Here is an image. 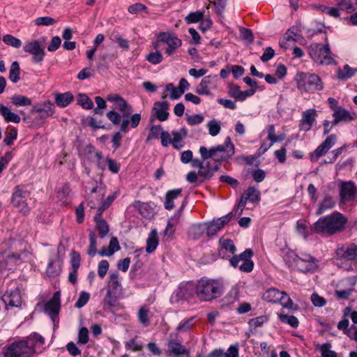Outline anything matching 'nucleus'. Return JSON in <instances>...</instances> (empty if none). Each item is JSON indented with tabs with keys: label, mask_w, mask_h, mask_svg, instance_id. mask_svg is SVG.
<instances>
[{
	"label": "nucleus",
	"mask_w": 357,
	"mask_h": 357,
	"mask_svg": "<svg viewBox=\"0 0 357 357\" xmlns=\"http://www.w3.org/2000/svg\"><path fill=\"white\" fill-rule=\"evenodd\" d=\"M45 344V339L37 333L26 339L10 344L4 352V357H30Z\"/></svg>",
	"instance_id": "obj_1"
},
{
	"label": "nucleus",
	"mask_w": 357,
	"mask_h": 357,
	"mask_svg": "<svg viewBox=\"0 0 357 357\" xmlns=\"http://www.w3.org/2000/svg\"><path fill=\"white\" fill-rule=\"evenodd\" d=\"M348 219L342 213L334 211L332 213L320 218L312 227V229L317 234L324 236H332L342 232L346 228Z\"/></svg>",
	"instance_id": "obj_2"
},
{
	"label": "nucleus",
	"mask_w": 357,
	"mask_h": 357,
	"mask_svg": "<svg viewBox=\"0 0 357 357\" xmlns=\"http://www.w3.org/2000/svg\"><path fill=\"white\" fill-rule=\"evenodd\" d=\"M224 290L223 283L218 280L201 278L196 286L197 297L204 301H210L220 297Z\"/></svg>",
	"instance_id": "obj_3"
},
{
	"label": "nucleus",
	"mask_w": 357,
	"mask_h": 357,
	"mask_svg": "<svg viewBox=\"0 0 357 357\" xmlns=\"http://www.w3.org/2000/svg\"><path fill=\"white\" fill-rule=\"evenodd\" d=\"M199 153L202 159L205 161L208 158H214L215 160L222 161L234 153V146L231 139L227 137L224 144L207 149L205 146L199 148Z\"/></svg>",
	"instance_id": "obj_4"
},
{
	"label": "nucleus",
	"mask_w": 357,
	"mask_h": 357,
	"mask_svg": "<svg viewBox=\"0 0 357 357\" xmlns=\"http://www.w3.org/2000/svg\"><path fill=\"white\" fill-rule=\"evenodd\" d=\"M297 88L308 93L321 91L324 88L321 78L316 74L299 73L296 76Z\"/></svg>",
	"instance_id": "obj_5"
},
{
	"label": "nucleus",
	"mask_w": 357,
	"mask_h": 357,
	"mask_svg": "<svg viewBox=\"0 0 357 357\" xmlns=\"http://www.w3.org/2000/svg\"><path fill=\"white\" fill-rule=\"evenodd\" d=\"M308 53L311 59L320 65H331L335 63L328 42L325 45L311 44L308 47Z\"/></svg>",
	"instance_id": "obj_6"
},
{
	"label": "nucleus",
	"mask_w": 357,
	"mask_h": 357,
	"mask_svg": "<svg viewBox=\"0 0 357 357\" xmlns=\"http://www.w3.org/2000/svg\"><path fill=\"white\" fill-rule=\"evenodd\" d=\"M262 299L272 303H279L283 308L294 309V303L291 298L284 291L276 288H270L262 296Z\"/></svg>",
	"instance_id": "obj_7"
},
{
	"label": "nucleus",
	"mask_w": 357,
	"mask_h": 357,
	"mask_svg": "<svg viewBox=\"0 0 357 357\" xmlns=\"http://www.w3.org/2000/svg\"><path fill=\"white\" fill-rule=\"evenodd\" d=\"M338 187L340 203L353 205L357 202V186L354 181H340Z\"/></svg>",
	"instance_id": "obj_8"
},
{
	"label": "nucleus",
	"mask_w": 357,
	"mask_h": 357,
	"mask_svg": "<svg viewBox=\"0 0 357 357\" xmlns=\"http://www.w3.org/2000/svg\"><path fill=\"white\" fill-rule=\"evenodd\" d=\"M107 119L114 125L121 124V131L127 132L129 130V125L132 128H135L138 126L141 121V115L139 114H135L131 116L129 120L127 118H123L121 122L122 116L115 111H109L107 113Z\"/></svg>",
	"instance_id": "obj_9"
},
{
	"label": "nucleus",
	"mask_w": 357,
	"mask_h": 357,
	"mask_svg": "<svg viewBox=\"0 0 357 357\" xmlns=\"http://www.w3.org/2000/svg\"><path fill=\"white\" fill-rule=\"evenodd\" d=\"M252 255V250L246 249L243 253L231 257L230 264L234 268H238L242 272L250 273L254 268V262L251 259Z\"/></svg>",
	"instance_id": "obj_10"
},
{
	"label": "nucleus",
	"mask_w": 357,
	"mask_h": 357,
	"mask_svg": "<svg viewBox=\"0 0 357 357\" xmlns=\"http://www.w3.org/2000/svg\"><path fill=\"white\" fill-rule=\"evenodd\" d=\"M162 43L167 46L165 48V54L167 56H171L181 46L182 41L173 35L162 33L159 36V40L152 43V47L153 48H160Z\"/></svg>",
	"instance_id": "obj_11"
},
{
	"label": "nucleus",
	"mask_w": 357,
	"mask_h": 357,
	"mask_svg": "<svg viewBox=\"0 0 357 357\" xmlns=\"http://www.w3.org/2000/svg\"><path fill=\"white\" fill-rule=\"evenodd\" d=\"M260 195V191L257 188L249 187L242 195L238 206L233 209L235 215L238 217L242 214L248 201L252 203L259 202Z\"/></svg>",
	"instance_id": "obj_12"
},
{
	"label": "nucleus",
	"mask_w": 357,
	"mask_h": 357,
	"mask_svg": "<svg viewBox=\"0 0 357 357\" xmlns=\"http://www.w3.org/2000/svg\"><path fill=\"white\" fill-rule=\"evenodd\" d=\"M29 195V192L22 186H17L12 195V204L24 214L29 211L26 202Z\"/></svg>",
	"instance_id": "obj_13"
},
{
	"label": "nucleus",
	"mask_w": 357,
	"mask_h": 357,
	"mask_svg": "<svg viewBox=\"0 0 357 357\" xmlns=\"http://www.w3.org/2000/svg\"><path fill=\"white\" fill-rule=\"evenodd\" d=\"M337 259L342 261H351L357 264V245L355 243L342 244L335 250Z\"/></svg>",
	"instance_id": "obj_14"
},
{
	"label": "nucleus",
	"mask_w": 357,
	"mask_h": 357,
	"mask_svg": "<svg viewBox=\"0 0 357 357\" xmlns=\"http://www.w3.org/2000/svg\"><path fill=\"white\" fill-rule=\"evenodd\" d=\"M294 261L298 269L305 273L315 272L319 268L318 261L305 253H301L300 256L296 257Z\"/></svg>",
	"instance_id": "obj_15"
},
{
	"label": "nucleus",
	"mask_w": 357,
	"mask_h": 357,
	"mask_svg": "<svg viewBox=\"0 0 357 357\" xmlns=\"http://www.w3.org/2000/svg\"><path fill=\"white\" fill-rule=\"evenodd\" d=\"M23 50L32 54V60L35 63L41 62L45 55L44 48L37 40L26 41L23 46Z\"/></svg>",
	"instance_id": "obj_16"
},
{
	"label": "nucleus",
	"mask_w": 357,
	"mask_h": 357,
	"mask_svg": "<svg viewBox=\"0 0 357 357\" xmlns=\"http://www.w3.org/2000/svg\"><path fill=\"white\" fill-rule=\"evenodd\" d=\"M235 215V213L232 211L226 215H224L216 220H213L208 223L206 227L207 236H211L215 235L220 231Z\"/></svg>",
	"instance_id": "obj_17"
},
{
	"label": "nucleus",
	"mask_w": 357,
	"mask_h": 357,
	"mask_svg": "<svg viewBox=\"0 0 357 357\" xmlns=\"http://www.w3.org/2000/svg\"><path fill=\"white\" fill-rule=\"evenodd\" d=\"M166 354L171 357H190V352L181 342L170 338L167 344Z\"/></svg>",
	"instance_id": "obj_18"
},
{
	"label": "nucleus",
	"mask_w": 357,
	"mask_h": 357,
	"mask_svg": "<svg viewBox=\"0 0 357 357\" xmlns=\"http://www.w3.org/2000/svg\"><path fill=\"white\" fill-rule=\"evenodd\" d=\"M317 116V112L315 109H309L303 112L299 122L300 130L307 132L311 130L316 122Z\"/></svg>",
	"instance_id": "obj_19"
},
{
	"label": "nucleus",
	"mask_w": 357,
	"mask_h": 357,
	"mask_svg": "<svg viewBox=\"0 0 357 357\" xmlns=\"http://www.w3.org/2000/svg\"><path fill=\"white\" fill-rule=\"evenodd\" d=\"M107 100L113 102L115 109L122 112L123 118L128 117L132 112V107L127 104L126 101L117 94H111L107 96Z\"/></svg>",
	"instance_id": "obj_20"
},
{
	"label": "nucleus",
	"mask_w": 357,
	"mask_h": 357,
	"mask_svg": "<svg viewBox=\"0 0 357 357\" xmlns=\"http://www.w3.org/2000/svg\"><path fill=\"white\" fill-rule=\"evenodd\" d=\"M13 289L7 290L2 296V301L6 305L20 307L22 304V297L19 289L15 286Z\"/></svg>",
	"instance_id": "obj_21"
},
{
	"label": "nucleus",
	"mask_w": 357,
	"mask_h": 357,
	"mask_svg": "<svg viewBox=\"0 0 357 357\" xmlns=\"http://www.w3.org/2000/svg\"><path fill=\"white\" fill-rule=\"evenodd\" d=\"M60 292L56 291L52 298L45 304V312L54 320L60 310Z\"/></svg>",
	"instance_id": "obj_22"
},
{
	"label": "nucleus",
	"mask_w": 357,
	"mask_h": 357,
	"mask_svg": "<svg viewBox=\"0 0 357 357\" xmlns=\"http://www.w3.org/2000/svg\"><path fill=\"white\" fill-rule=\"evenodd\" d=\"M169 105L167 101L155 102L153 105V113L160 121H165L169 117Z\"/></svg>",
	"instance_id": "obj_23"
},
{
	"label": "nucleus",
	"mask_w": 357,
	"mask_h": 357,
	"mask_svg": "<svg viewBox=\"0 0 357 357\" xmlns=\"http://www.w3.org/2000/svg\"><path fill=\"white\" fill-rule=\"evenodd\" d=\"M219 244V255L222 258L233 255L236 250V246L231 239L225 238L222 237L220 239Z\"/></svg>",
	"instance_id": "obj_24"
},
{
	"label": "nucleus",
	"mask_w": 357,
	"mask_h": 357,
	"mask_svg": "<svg viewBox=\"0 0 357 357\" xmlns=\"http://www.w3.org/2000/svg\"><path fill=\"white\" fill-rule=\"evenodd\" d=\"M182 190L176 188L168 190L165 197L164 207L166 210L171 211L175 207V203L181 197Z\"/></svg>",
	"instance_id": "obj_25"
},
{
	"label": "nucleus",
	"mask_w": 357,
	"mask_h": 357,
	"mask_svg": "<svg viewBox=\"0 0 357 357\" xmlns=\"http://www.w3.org/2000/svg\"><path fill=\"white\" fill-rule=\"evenodd\" d=\"M188 135V130L183 127L179 130L172 131V144L177 150L184 146L183 139Z\"/></svg>",
	"instance_id": "obj_26"
},
{
	"label": "nucleus",
	"mask_w": 357,
	"mask_h": 357,
	"mask_svg": "<svg viewBox=\"0 0 357 357\" xmlns=\"http://www.w3.org/2000/svg\"><path fill=\"white\" fill-rule=\"evenodd\" d=\"M0 115L6 123H19L21 121V118L17 114L12 112L10 108L3 104H0Z\"/></svg>",
	"instance_id": "obj_27"
},
{
	"label": "nucleus",
	"mask_w": 357,
	"mask_h": 357,
	"mask_svg": "<svg viewBox=\"0 0 357 357\" xmlns=\"http://www.w3.org/2000/svg\"><path fill=\"white\" fill-rule=\"evenodd\" d=\"M38 112L41 114L40 116L45 118L53 115L54 108L53 104L50 101H45L41 105L33 106L31 113Z\"/></svg>",
	"instance_id": "obj_28"
},
{
	"label": "nucleus",
	"mask_w": 357,
	"mask_h": 357,
	"mask_svg": "<svg viewBox=\"0 0 357 357\" xmlns=\"http://www.w3.org/2000/svg\"><path fill=\"white\" fill-rule=\"evenodd\" d=\"M183 206L171 217L167 222L166 229H165L164 234L168 238H172L175 231V226L178 223L179 219L181 216Z\"/></svg>",
	"instance_id": "obj_29"
},
{
	"label": "nucleus",
	"mask_w": 357,
	"mask_h": 357,
	"mask_svg": "<svg viewBox=\"0 0 357 357\" xmlns=\"http://www.w3.org/2000/svg\"><path fill=\"white\" fill-rule=\"evenodd\" d=\"M158 231L155 229H153L146 239V252L149 254L153 252L158 248Z\"/></svg>",
	"instance_id": "obj_30"
},
{
	"label": "nucleus",
	"mask_w": 357,
	"mask_h": 357,
	"mask_svg": "<svg viewBox=\"0 0 357 357\" xmlns=\"http://www.w3.org/2000/svg\"><path fill=\"white\" fill-rule=\"evenodd\" d=\"M217 169V167H211L209 162H204L198 170V174L199 175L201 181L202 182L204 180L209 179Z\"/></svg>",
	"instance_id": "obj_31"
},
{
	"label": "nucleus",
	"mask_w": 357,
	"mask_h": 357,
	"mask_svg": "<svg viewBox=\"0 0 357 357\" xmlns=\"http://www.w3.org/2000/svg\"><path fill=\"white\" fill-rule=\"evenodd\" d=\"M335 206V202L330 196H326L320 202L319 207L316 211V214L319 215L328 210L333 208Z\"/></svg>",
	"instance_id": "obj_32"
},
{
	"label": "nucleus",
	"mask_w": 357,
	"mask_h": 357,
	"mask_svg": "<svg viewBox=\"0 0 357 357\" xmlns=\"http://www.w3.org/2000/svg\"><path fill=\"white\" fill-rule=\"evenodd\" d=\"M74 99L73 95L70 92L55 94V102L59 107H67Z\"/></svg>",
	"instance_id": "obj_33"
},
{
	"label": "nucleus",
	"mask_w": 357,
	"mask_h": 357,
	"mask_svg": "<svg viewBox=\"0 0 357 357\" xmlns=\"http://www.w3.org/2000/svg\"><path fill=\"white\" fill-rule=\"evenodd\" d=\"M103 198V193L98 190L96 187H93L89 197V205L91 208L96 207Z\"/></svg>",
	"instance_id": "obj_34"
},
{
	"label": "nucleus",
	"mask_w": 357,
	"mask_h": 357,
	"mask_svg": "<svg viewBox=\"0 0 357 357\" xmlns=\"http://www.w3.org/2000/svg\"><path fill=\"white\" fill-rule=\"evenodd\" d=\"M334 121L332 123L333 125H336L341 121H349L353 119L351 114L346 109L342 108H338L333 114Z\"/></svg>",
	"instance_id": "obj_35"
},
{
	"label": "nucleus",
	"mask_w": 357,
	"mask_h": 357,
	"mask_svg": "<svg viewBox=\"0 0 357 357\" xmlns=\"http://www.w3.org/2000/svg\"><path fill=\"white\" fill-rule=\"evenodd\" d=\"M278 318L281 322L288 324L293 328H297L299 324L298 319L294 315H288L284 310L278 314Z\"/></svg>",
	"instance_id": "obj_36"
},
{
	"label": "nucleus",
	"mask_w": 357,
	"mask_h": 357,
	"mask_svg": "<svg viewBox=\"0 0 357 357\" xmlns=\"http://www.w3.org/2000/svg\"><path fill=\"white\" fill-rule=\"evenodd\" d=\"M315 347L321 357H337V354L332 350V345L328 342L322 344H317Z\"/></svg>",
	"instance_id": "obj_37"
},
{
	"label": "nucleus",
	"mask_w": 357,
	"mask_h": 357,
	"mask_svg": "<svg viewBox=\"0 0 357 357\" xmlns=\"http://www.w3.org/2000/svg\"><path fill=\"white\" fill-rule=\"evenodd\" d=\"M96 227L98 230L100 238H104L109 233V227L107 222L102 217H94Z\"/></svg>",
	"instance_id": "obj_38"
},
{
	"label": "nucleus",
	"mask_w": 357,
	"mask_h": 357,
	"mask_svg": "<svg viewBox=\"0 0 357 357\" xmlns=\"http://www.w3.org/2000/svg\"><path fill=\"white\" fill-rule=\"evenodd\" d=\"M211 83V77L206 76L204 77L199 84L196 88V93L199 95H206L208 96L210 94L209 86Z\"/></svg>",
	"instance_id": "obj_39"
},
{
	"label": "nucleus",
	"mask_w": 357,
	"mask_h": 357,
	"mask_svg": "<svg viewBox=\"0 0 357 357\" xmlns=\"http://www.w3.org/2000/svg\"><path fill=\"white\" fill-rule=\"evenodd\" d=\"M146 59L151 64L157 65L162 61L163 56L159 51V48H153V50L146 56Z\"/></svg>",
	"instance_id": "obj_40"
},
{
	"label": "nucleus",
	"mask_w": 357,
	"mask_h": 357,
	"mask_svg": "<svg viewBox=\"0 0 357 357\" xmlns=\"http://www.w3.org/2000/svg\"><path fill=\"white\" fill-rule=\"evenodd\" d=\"M268 132V139L271 142V145L278 142H282L285 138L284 134H280L277 135L275 134V130L273 125H269L266 128Z\"/></svg>",
	"instance_id": "obj_41"
},
{
	"label": "nucleus",
	"mask_w": 357,
	"mask_h": 357,
	"mask_svg": "<svg viewBox=\"0 0 357 357\" xmlns=\"http://www.w3.org/2000/svg\"><path fill=\"white\" fill-rule=\"evenodd\" d=\"M77 102L85 109H91L93 107V101L84 93H79L77 95Z\"/></svg>",
	"instance_id": "obj_42"
},
{
	"label": "nucleus",
	"mask_w": 357,
	"mask_h": 357,
	"mask_svg": "<svg viewBox=\"0 0 357 357\" xmlns=\"http://www.w3.org/2000/svg\"><path fill=\"white\" fill-rule=\"evenodd\" d=\"M149 308L146 306H142L138 310L137 317L139 322L144 326H148L150 324L149 318Z\"/></svg>",
	"instance_id": "obj_43"
},
{
	"label": "nucleus",
	"mask_w": 357,
	"mask_h": 357,
	"mask_svg": "<svg viewBox=\"0 0 357 357\" xmlns=\"http://www.w3.org/2000/svg\"><path fill=\"white\" fill-rule=\"evenodd\" d=\"M356 72V69L351 68L349 65H344L342 69L337 71V77L340 79H347L351 78Z\"/></svg>",
	"instance_id": "obj_44"
},
{
	"label": "nucleus",
	"mask_w": 357,
	"mask_h": 357,
	"mask_svg": "<svg viewBox=\"0 0 357 357\" xmlns=\"http://www.w3.org/2000/svg\"><path fill=\"white\" fill-rule=\"evenodd\" d=\"M20 68L17 61H13L10 66L9 72V79L13 83H17L20 77Z\"/></svg>",
	"instance_id": "obj_45"
},
{
	"label": "nucleus",
	"mask_w": 357,
	"mask_h": 357,
	"mask_svg": "<svg viewBox=\"0 0 357 357\" xmlns=\"http://www.w3.org/2000/svg\"><path fill=\"white\" fill-rule=\"evenodd\" d=\"M317 8L322 13H325L334 18H337L340 16L339 8L337 7H329L326 5H319Z\"/></svg>",
	"instance_id": "obj_46"
},
{
	"label": "nucleus",
	"mask_w": 357,
	"mask_h": 357,
	"mask_svg": "<svg viewBox=\"0 0 357 357\" xmlns=\"http://www.w3.org/2000/svg\"><path fill=\"white\" fill-rule=\"evenodd\" d=\"M12 103L17 106H29L31 104V100L24 96L14 95L11 98Z\"/></svg>",
	"instance_id": "obj_47"
},
{
	"label": "nucleus",
	"mask_w": 357,
	"mask_h": 357,
	"mask_svg": "<svg viewBox=\"0 0 357 357\" xmlns=\"http://www.w3.org/2000/svg\"><path fill=\"white\" fill-rule=\"evenodd\" d=\"M7 130L3 142L6 145L10 146L13 144L14 140L17 139V130L15 128L10 126H8Z\"/></svg>",
	"instance_id": "obj_48"
},
{
	"label": "nucleus",
	"mask_w": 357,
	"mask_h": 357,
	"mask_svg": "<svg viewBox=\"0 0 357 357\" xmlns=\"http://www.w3.org/2000/svg\"><path fill=\"white\" fill-rule=\"evenodd\" d=\"M97 253V238L93 231L89 234V246L87 250V254L90 257H94Z\"/></svg>",
	"instance_id": "obj_49"
},
{
	"label": "nucleus",
	"mask_w": 357,
	"mask_h": 357,
	"mask_svg": "<svg viewBox=\"0 0 357 357\" xmlns=\"http://www.w3.org/2000/svg\"><path fill=\"white\" fill-rule=\"evenodd\" d=\"M204 15V10H197L195 12H192L189 13L185 17V21L188 24H192L199 22Z\"/></svg>",
	"instance_id": "obj_50"
},
{
	"label": "nucleus",
	"mask_w": 357,
	"mask_h": 357,
	"mask_svg": "<svg viewBox=\"0 0 357 357\" xmlns=\"http://www.w3.org/2000/svg\"><path fill=\"white\" fill-rule=\"evenodd\" d=\"M3 42L7 45L15 48H19L22 45V41L10 34H6L2 38Z\"/></svg>",
	"instance_id": "obj_51"
},
{
	"label": "nucleus",
	"mask_w": 357,
	"mask_h": 357,
	"mask_svg": "<svg viewBox=\"0 0 357 357\" xmlns=\"http://www.w3.org/2000/svg\"><path fill=\"white\" fill-rule=\"evenodd\" d=\"M109 287L116 293L121 289V284L119 280L118 273H112L109 276Z\"/></svg>",
	"instance_id": "obj_52"
},
{
	"label": "nucleus",
	"mask_w": 357,
	"mask_h": 357,
	"mask_svg": "<svg viewBox=\"0 0 357 357\" xmlns=\"http://www.w3.org/2000/svg\"><path fill=\"white\" fill-rule=\"evenodd\" d=\"M207 128L208 129L209 134L211 136H216L221 130L220 122L215 119H213L208 122Z\"/></svg>",
	"instance_id": "obj_53"
},
{
	"label": "nucleus",
	"mask_w": 357,
	"mask_h": 357,
	"mask_svg": "<svg viewBox=\"0 0 357 357\" xmlns=\"http://www.w3.org/2000/svg\"><path fill=\"white\" fill-rule=\"evenodd\" d=\"M268 321L267 316H259L253 319H251L248 321V324L251 328L255 329L258 327L261 326L264 323Z\"/></svg>",
	"instance_id": "obj_54"
},
{
	"label": "nucleus",
	"mask_w": 357,
	"mask_h": 357,
	"mask_svg": "<svg viewBox=\"0 0 357 357\" xmlns=\"http://www.w3.org/2000/svg\"><path fill=\"white\" fill-rule=\"evenodd\" d=\"M229 95L238 100L243 101V91L237 85L232 84L229 86Z\"/></svg>",
	"instance_id": "obj_55"
},
{
	"label": "nucleus",
	"mask_w": 357,
	"mask_h": 357,
	"mask_svg": "<svg viewBox=\"0 0 357 357\" xmlns=\"http://www.w3.org/2000/svg\"><path fill=\"white\" fill-rule=\"evenodd\" d=\"M165 91L170 93L169 98L172 100H177L182 96V94H180L178 87H175L172 83L166 85Z\"/></svg>",
	"instance_id": "obj_56"
},
{
	"label": "nucleus",
	"mask_w": 357,
	"mask_h": 357,
	"mask_svg": "<svg viewBox=\"0 0 357 357\" xmlns=\"http://www.w3.org/2000/svg\"><path fill=\"white\" fill-rule=\"evenodd\" d=\"M70 258L73 270H74L75 271H77L80 266L81 260L79 253L75 250H72L70 252Z\"/></svg>",
	"instance_id": "obj_57"
},
{
	"label": "nucleus",
	"mask_w": 357,
	"mask_h": 357,
	"mask_svg": "<svg viewBox=\"0 0 357 357\" xmlns=\"http://www.w3.org/2000/svg\"><path fill=\"white\" fill-rule=\"evenodd\" d=\"M34 22L37 26H51L56 23L54 18L47 16L38 17Z\"/></svg>",
	"instance_id": "obj_58"
},
{
	"label": "nucleus",
	"mask_w": 357,
	"mask_h": 357,
	"mask_svg": "<svg viewBox=\"0 0 357 357\" xmlns=\"http://www.w3.org/2000/svg\"><path fill=\"white\" fill-rule=\"evenodd\" d=\"M90 298V294L86 291H82L79 296L75 303V306L77 308H81L84 306Z\"/></svg>",
	"instance_id": "obj_59"
},
{
	"label": "nucleus",
	"mask_w": 357,
	"mask_h": 357,
	"mask_svg": "<svg viewBox=\"0 0 357 357\" xmlns=\"http://www.w3.org/2000/svg\"><path fill=\"white\" fill-rule=\"evenodd\" d=\"M327 150L323 146V145L320 144L313 153L310 154V159L312 162H316L319 160L320 157L324 155L327 153Z\"/></svg>",
	"instance_id": "obj_60"
},
{
	"label": "nucleus",
	"mask_w": 357,
	"mask_h": 357,
	"mask_svg": "<svg viewBox=\"0 0 357 357\" xmlns=\"http://www.w3.org/2000/svg\"><path fill=\"white\" fill-rule=\"evenodd\" d=\"M337 8H339V11L342 10L349 13L354 10L352 0H341L337 3Z\"/></svg>",
	"instance_id": "obj_61"
},
{
	"label": "nucleus",
	"mask_w": 357,
	"mask_h": 357,
	"mask_svg": "<svg viewBox=\"0 0 357 357\" xmlns=\"http://www.w3.org/2000/svg\"><path fill=\"white\" fill-rule=\"evenodd\" d=\"M109 264L107 260H101L98 263V274L100 278H103L106 275L109 269Z\"/></svg>",
	"instance_id": "obj_62"
},
{
	"label": "nucleus",
	"mask_w": 357,
	"mask_h": 357,
	"mask_svg": "<svg viewBox=\"0 0 357 357\" xmlns=\"http://www.w3.org/2000/svg\"><path fill=\"white\" fill-rule=\"evenodd\" d=\"M204 116L202 114H195L191 116H187L186 121L190 126H195L200 124L204 121Z\"/></svg>",
	"instance_id": "obj_63"
},
{
	"label": "nucleus",
	"mask_w": 357,
	"mask_h": 357,
	"mask_svg": "<svg viewBox=\"0 0 357 357\" xmlns=\"http://www.w3.org/2000/svg\"><path fill=\"white\" fill-rule=\"evenodd\" d=\"M89 342V331L86 328H80L78 334V342L82 344H86Z\"/></svg>",
	"instance_id": "obj_64"
}]
</instances>
